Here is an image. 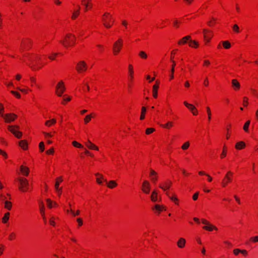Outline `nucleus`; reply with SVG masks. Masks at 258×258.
<instances>
[{
	"label": "nucleus",
	"mask_w": 258,
	"mask_h": 258,
	"mask_svg": "<svg viewBox=\"0 0 258 258\" xmlns=\"http://www.w3.org/2000/svg\"><path fill=\"white\" fill-rule=\"evenodd\" d=\"M22 60L28 63L33 71H38L47 63V56L26 53L24 54Z\"/></svg>",
	"instance_id": "obj_1"
},
{
	"label": "nucleus",
	"mask_w": 258,
	"mask_h": 258,
	"mask_svg": "<svg viewBox=\"0 0 258 258\" xmlns=\"http://www.w3.org/2000/svg\"><path fill=\"white\" fill-rule=\"evenodd\" d=\"M18 182V187L20 191L23 192H29L32 190L27 179L24 177L19 176L15 179Z\"/></svg>",
	"instance_id": "obj_2"
},
{
	"label": "nucleus",
	"mask_w": 258,
	"mask_h": 258,
	"mask_svg": "<svg viewBox=\"0 0 258 258\" xmlns=\"http://www.w3.org/2000/svg\"><path fill=\"white\" fill-rule=\"evenodd\" d=\"M124 40L121 37H119L112 44V52L114 56L119 55L123 48Z\"/></svg>",
	"instance_id": "obj_3"
},
{
	"label": "nucleus",
	"mask_w": 258,
	"mask_h": 258,
	"mask_svg": "<svg viewBox=\"0 0 258 258\" xmlns=\"http://www.w3.org/2000/svg\"><path fill=\"white\" fill-rule=\"evenodd\" d=\"M76 39V37L74 34L68 33L59 41V43L65 47H71L75 44Z\"/></svg>",
	"instance_id": "obj_4"
},
{
	"label": "nucleus",
	"mask_w": 258,
	"mask_h": 258,
	"mask_svg": "<svg viewBox=\"0 0 258 258\" xmlns=\"http://www.w3.org/2000/svg\"><path fill=\"white\" fill-rule=\"evenodd\" d=\"M103 25L107 29L110 28L113 25L114 19L109 13H105L102 17Z\"/></svg>",
	"instance_id": "obj_5"
},
{
	"label": "nucleus",
	"mask_w": 258,
	"mask_h": 258,
	"mask_svg": "<svg viewBox=\"0 0 258 258\" xmlns=\"http://www.w3.org/2000/svg\"><path fill=\"white\" fill-rule=\"evenodd\" d=\"M203 40L205 45L210 43L214 36V32L212 30L204 28L203 29Z\"/></svg>",
	"instance_id": "obj_6"
},
{
	"label": "nucleus",
	"mask_w": 258,
	"mask_h": 258,
	"mask_svg": "<svg viewBox=\"0 0 258 258\" xmlns=\"http://www.w3.org/2000/svg\"><path fill=\"white\" fill-rule=\"evenodd\" d=\"M8 130L11 132L14 136L18 138L21 139L22 137V132L19 131L20 126L17 125H9L7 126Z\"/></svg>",
	"instance_id": "obj_7"
},
{
	"label": "nucleus",
	"mask_w": 258,
	"mask_h": 258,
	"mask_svg": "<svg viewBox=\"0 0 258 258\" xmlns=\"http://www.w3.org/2000/svg\"><path fill=\"white\" fill-rule=\"evenodd\" d=\"M233 174V173L231 171L227 172L221 181V186L223 187H226L229 183L232 182Z\"/></svg>",
	"instance_id": "obj_8"
},
{
	"label": "nucleus",
	"mask_w": 258,
	"mask_h": 258,
	"mask_svg": "<svg viewBox=\"0 0 258 258\" xmlns=\"http://www.w3.org/2000/svg\"><path fill=\"white\" fill-rule=\"evenodd\" d=\"M33 42L30 38H24L22 40L20 49L22 50H28L32 46Z\"/></svg>",
	"instance_id": "obj_9"
},
{
	"label": "nucleus",
	"mask_w": 258,
	"mask_h": 258,
	"mask_svg": "<svg viewBox=\"0 0 258 258\" xmlns=\"http://www.w3.org/2000/svg\"><path fill=\"white\" fill-rule=\"evenodd\" d=\"M6 123H9L14 121L18 117L17 114L14 113H4L2 117Z\"/></svg>",
	"instance_id": "obj_10"
},
{
	"label": "nucleus",
	"mask_w": 258,
	"mask_h": 258,
	"mask_svg": "<svg viewBox=\"0 0 258 258\" xmlns=\"http://www.w3.org/2000/svg\"><path fill=\"white\" fill-rule=\"evenodd\" d=\"M88 66L84 60L79 61L76 64V70L78 73H83L86 71Z\"/></svg>",
	"instance_id": "obj_11"
},
{
	"label": "nucleus",
	"mask_w": 258,
	"mask_h": 258,
	"mask_svg": "<svg viewBox=\"0 0 258 258\" xmlns=\"http://www.w3.org/2000/svg\"><path fill=\"white\" fill-rule=\"evenodd\" d=\"M66 90L64 82L61 80L56 85L55 93L58 96H61Z\"/></svg>",
	"instance_id": "obj_12"
},
{
	"label": "nucleus",
	"mask_w": 258,
	"mask_h": 258,
	"mask_svg": "<svg viewBox=\"0 0 258 258\" xmlns=\"http://www.w3.org/2000/svg\"><path fill=\"white\" fill-rule=\"evenodd\" d=\"M172 185V182L170 179H166L159 184V187L164 191H166L170 188Z\"/></svg>",
	"instance_id": "obj_13"
},
{
	"label": "nucleus",
	"mask_w": 258,
	"mask_h": 258,
	"mask_svg": "<svg viewBox=\"0 0 258 258\" xmlns=\"http://www.w3.org/2000/svg\"><path fill=\"white\" fill-rule=\"evenodd\" d=\"M141 189L145 194H149L150 192L151 185L149 181L145 180L142 184Z\"/></svg>",
	"instance_id": "obj_14"
},
{
	"label": "nucleus",
	"mask_w": 258,
	"mask_h": 258,
	"mask_svg": "<svg viewBox=\"0 0 258 258\" xmlns=\"http://www.w3.org/2000/svg\"><path fill=\"white\" fill-rule=\"evenodd\" d=\"M183 104L194 115H197L198 114V110L193 104H190L186 101H184Z\"/></svg>",
	"instance_id": "obj_15"
},
{
	"label": "nucleus",
	"mask_w": 258,
	"mask_h": 258,
	"mask_svg": "<svg viewBox=\"0 0 258 258\" xmlns=\"http://www.w3.org/2000/svg\"><path fill=\"white\" fill-rule=\"evenodd\" d=\"M152 210L154 212L155 214L157 215H159L163 211H165V207L163 205L156 204L152 208Z\"/></svg>",
	"instance_id": "obj_16"
},
{
	"label": "nucleus",
	"mask_w": 258,
	"mask_h": 258,
	"mask_svg": "<svg viewBox=\"0 0 258 258\" xmlns=\"http://www.w3.org/2000/svg\"><path fill=\"white\" fill-rule=\"evenodd\" d=\"M159 85L160 81L159 80H157L152 88L153 96L154 98H157L158 97V90L159 88Z\"/></svg>",
	"instance_id": "obj_17"
},
{
	"label": "nucleus",
	"mask_w": 258,
	"mask_h": 258,
	"mask_svg": "<svg viewBox=\"0 0 258 258\" xmlns=\"http://www.w3.org/2000/svg\"><path fill=\"white\" fill-rule=\"evenodd\" d=\"M128 80L131 82L134 80V70L132 64L128 66Z\"/></svg>",
	"instance_id": "obj_18"
},
{
	"label": "nucleus",
	"mask_w": 258,
	"mask_h": 258,
	"mask_svg": "<svg viewBox=\"0 0 258 258\" xmlns=\"http://www.w3.org/2000/svg\"><path fill=\"white\" fill-rule=\"evenodd\" d=\"M191 36L190 35H186L181 39H179L177 42V44L179 46L184 45L187 43L188 44L189 40H190Z\"/></svg>",
	"instance_id": "obj_19"
},
{
	"label": "nucleus",
	"mask_w": 258,
	"mask_h": 258,
	"mask_svg": "<svg viewBox=\"0 0 258 258\" xmlns=\"http://www.w3.org/2000/svg\"><path fill=\"white\" fill-rule=\"evenodd\" d=\"M169 23V20L168 19H161L157 24V27L160 29H162L165 27Z\"/></svg>",
	"instance_id": "obj_20"
},
{
	"label": "nucleus",
	"mask_w": 258,
	"mask_h": 258,
	"mask_svg": "<svg viewBox=\"0 0 258 258\" xmlns=\"http://www.w3.org/2000/svg\"><path fill=\"white\" fill-rule=\"evenodd\" d=\"M149 176L153 183H156L158 179V174L154 170L152 169L150 170Z\"/></svg>",
	"instance_id": "obj_21"
},
{
	"label": "nucleus",
	"mask_w": 258,
	"mask_h": 258,
	"mask_svg": "<svg viewBox=\"0 0 258 258\" xmlns=\"http://www.w3.org/2000/svg\"><path fill=\"white\" fill-rule=\"evenodd\" d=\"M63 181L62 176H60L56 178L55 188L57 191H60V194L62 192V188L59 187V184Z\"/></svg>",
	"instance_id": "obj_22"
},
{
	"label": "nucleus",
	"mask_w": 258,
	"mask_h": 258,
	"mask_svg": "<svg viewBox=\"0 0 258 258\" xmlns=\"http://www.w3.org/2000/svg\"><path fill=\"white\" fill-rule=\"evenodd\" d=\"M95 176L96 177V182L99 184H102L103 181L107 182V180L104 179L103 175L99 173H97L95 174Z\"/></svg>",
	"instance_id": "obj_23"
},
{
	"label": "nucleus",
	"mask_w": 258,
	"mask_h": 258,
	"mask_svg": "<svg viewBox=\"0 0 258 258\" xmlns=\"http://www.w3.org/2000/svg\"><path fill=\"white\" fill-rule=\"evenodd\" d=\"M20 170L21 172V173L25 176H28L29 174V169L28 167L24 166V165H21L20 168Z\"/></svg>",
	"instance_id": "obj_24"
},
{
	"label": "nucleus",
	"mask_w": 258,
	"mask_h": 258,
	"mask_svg": "<svg viewBox=\"0 0 258 258\" xmlns=\"http://www.w3.org/2000/svg\"><path fill=\"white\" fill-rule=\"evenodd\" d=\"M232 87L234 90L237 91L240 88V84L237 79H232L231 81Z\"/></svg>",
	"instance_id": "obj_25"
},
{
	"label": "nucleus",
	"mask_w": 258,
	"mask_h": 258,
	"mask_svg": "<svg viewBox=\"0 0 258 258\" xmlns=\"http://www.w3.org/2000/svg\"><path fill=\"white\" fill-rule=\"evenodd\" d=\"M166 194L175 205H179V200L176 195L170 196L168 192H166Z\"/></svg>",
	"instance_id": "obj_26"
},
{
	"label": "nucleus",
	"mask_w": 258,
	"mask_h": 258,
	"mask_svg": "<svg viewBox=\"0 0 258 258\" xmlns=\"http://www.w3.org/2000/svg\"><path fill=\"white\" fill-rule=\"evenodd\" d=\"M86 146L90 150L96 151L99 150V148L96 145H95L94 143H92L90 141H88L86 143Z\"/></svg>",
	"instance_id": "obj_27"
},
{
	"label": "nucleus",
	"mask_w": 258,
	"mask_h": 258,
	"mask_svg": "<svg viewBox=\"0 0 258 258\" xmlns=\"http://www.w3.org/2000/svg\"><path fill=\"white\" fill-rule=\"evenodd\" d=\"M186 240L185 238L181 237L177 241V245L180 248H183L185 247Z\"/></svg>",
	"instance_id": "obj_28"
},
{
	"label": "nucleus",
	"mask_w": 258,
	"mask_h": 258,
	"mask_svg": "<svg viewBox=\"0 0 258 258\" xmlns=\"http://www.w3.org/2000/svg\"><path fill=\"white\" fill-rule=\"evenodd\" d=\"M19 145L24 150H27L28 148V142L26 140H21L19 143Z\"/></svg>",
	"instance_id": "obj_29"
},
{
	"label": "nucleus",
	"mask_w": 258,
	"mask_h": 258,
	"mask_svg": "<svg viewBox=\"0 0 258 258\" xmlns=\"http://www.w3.org/2000/svg\"><path fill=\"white\" fill-rule=\"evenodd\" d=\"M203 229L208 231H212L214 230H218L217 228L215 226L211 224L210 223H209V224L207 225L204 226L203 227Z\"/></svg>",
	"instance_id": "obj_30"
},
{
	"label": "nucleus",
	"mask_w": 258,
	"mask_h": 258,
	"mask_svg": "<svg viewBox=\"0 0 258 258\" xmlns=\"http://www.w3.org/2000/svg\"><path fill=\"white\" fill-rule=\"evenodd\" d=\"M106 182L107 183V186L110 189L114 188L118 185L116 181L114 180H110L108 182L107 181Z\"/></svg>",
	"instance_id": "obj_31"
},
{
	"label": "nucleus",
	"mask_w": 258,
	"mask_h": 258,
	"mask_svg": "<svg viewBox=\"0 0 258 258\" xmlns=\"http://www.w3.org/2000/svg\"><path fill=\"white\" fill-rule=\"evenodd\" d=\"M188 45L190 47L194 48H197L199 46V44L198 41H197L195 40H192L191 38L190 40H189Z\"/></svg>",
	"instance_id": "obj_32"
},
{
	"label": "nucleus",
	"mask_w": 258,
	"mask_h": 258,
	"mask_svg": "<svg viewBox=\"0 0 258 258\" xmlns=\"http://www.w3.org/2000/svg\"><path fill=\"white\" fill-rule=\"evenodd\" d=\"M235 147L237 150H242L245 147V144L243 141H240L236 143Z\"/></svg>",
	"instance_id": "obj_33"
},
{
	"label": "nucleus",
	"mask_w": 258,
	"mask_h": 258,
	"mask_svg": "<svg viewBox=\"0 0 258 258\" xmlns=\"http://www.w3.org/2000/svg\"><path fill=\"white\" fill-rule=\"evenodd\" d=\"M31 85L32 87L35 86L37 88L40 89V87L36 82V79L34 77H31L30 78Z\"/></svg>",
	"instance_id": "obj_34"
},
{
	"label": "nucleus",
	"mask_w": 258,
	"mask_h": 258,
	"mask_svg": "<svg viewBox=\"0 0 258 258\" xmlns=\"http://www.w3.org/2000/svg\"><path fill=\"white\" fill-rule=\"evenodd\" d=\"M80 8L79 7L76 10L74 11L71 17L72 20H76L78 18L80 15Z\"/></svg>",
	"instance_id": "obj_35"
},
{
	"label": "nucleus",
	"mask_w": 258,
	"mask_h": 258,
	"mask_svg": "<svg viewBox=\"0 0 258 258\" xmlns=\"http://www.w3.org/2000/svg\"><path fill=\"white\" fill-rule=\"evenodd\" d=\"M95 117V113H92L90 114L87 115L84 118V121L85 124H87L90 121L92 118Z\"/></svg>",
	"instance_id": "obj_36"
},
{
	"label": "nucleus",
	"mask_w": 258,
	"mask_h": 258,
	"mask_svg": "<svg viewBox=\"0 0 258 258\" xmlns=\"http://www.w3.org/2000/svg\"><path fill=\"white\" fill-rule=\"evenodd\" d=\"M216 22L217 19L214 17H212L210 20L207 22V24L208 26L213 27L216 25Z\"/></svg>",
	"instance_id": "obj_37"
},
{
	"label": "nucleus",
	"mask_w": 258,
	"mask_h": 258,
	"mask_svg": "<svg viewBox=\"0 0 258 258\" xmlns=\"http://www.w3.org/2000/svg\"><path fill=\"white\" fill-rule=\"evenodd\" d=\"M40 213L43 219H45V206L43 202L39 204Z\"/></svg>",
	"instance_id": "obj_38"
},
{
	"label": "nucleus",
	"mask_w": 258,
	"mask_h": 258,
	"mask_svg": "<svg viewBox=\"0 0 258 258\" xmlns=\"http://www.w3.org/2000/svg\"><path fill=\"white\" fill-rule=\"evenodd\" d=\"M56 123V120L55 118H52L50 120H47L45 122V125L46 126L50 127L54 125Z\"/></svg>",
	"instance_id": "obj_39"
},
{
	"label": "nucleus",
	"mask_w": 258,
	"mask_h": 258,
	"mask_svg": "<svg viewBox=\"0 0 258 258\" xmlns=\"http://www.w3.org/2000/svg\"><path fill=\"white\" fill-rule=\"evenodd\" d=\"M10 216V213L8 212L6 213L3 217L2 218V221L4 224H6L8 222Z\"/></svg>",
	"instance_id": "obj_40"
},
{
	"label": "nucleus",
	"mask_w": 258,
	"mask_h": 258,
	"mask_svg": "<svg viewBox=\"0 0 258 258\" xmlns=\"http://www.w3.org/2000/svg\"><path fill=\"white\" fill-rule=\"evenodd\" d=\"M13 204L11 201L6 200L4 202V208L7 210L10 211L12 209Z\"/></svg>",
	"instance_id": "obj_41"
},
{
	"label": "nucleus",
	"mask_w": 258,
	"mask_h": 258,
	"mask_svg": "<svg viewBox=\"0 0 258 258\" xmlns=\"http://www.w3.org/2000/svg\"><path fill=\"white\" fill-rule=\"evenodd\" d=\"M46 205L49 208H52L57 205L55 202L52 201L50 199L46 200Z\"/></svg>",
	"instance_id": "obj_42"
},
{
	"label": "nucleus",
	"mask_w": 258,
	"mask_h": 258,
	"mask_svg": "<svg viewBox=\"0 0 258 258\" xmlns=\"http://www.w3.org/2000/svg\"><path fill=\"white\" fill-rule=\"evenodd\" d=\"M227 147L225 145H224L223 147L222 152L220 155L221 159L224 158L227 155Z\"/></svg>",
	"instance_id": "obj_43"
},
{
	"label": "nucleus",
	"mask_w": 258,
	"mask_h": 258,
	"mask_svg": "<svg viewBox=\"0 0 258 258\" xmlns=\"http://www.w3.org/2000/svg\"><path fill=\"white\" fill-rule=\"evenodd\" d=\"M221 43H222L223 47L225 49H228L230 48L231 47L230 42L228 40L221 41Z\"/></svg>",
	"instance_id": "obj_44"
},
{
	"label": "nucleus",
	"mask_w": 258,
	"mask_h": 258,
	"mask_svg": "<svg viewBox=\"0 0 258 258\" xmlns=\"http://www.w3.org/2000/svg\"><path fill=\"white\" fill-rule=\"evenodd\" d=\"M157 198H158V194L155 190H154L152 192V194L151 196V200L152 202H155L157 201Z\"/></svg>",
	"instance_id": "obj_45"
},
{
	"label": "nucleus",
	"mask_w": 258,
	"mask_h": 258,
	"mask_svg": "<svg viewBox=\"0 0 258 258\" xmlns=\"http://www.w3.org/2000/svg\"><path fill=\"white\" fill-rule=\"evenodd\" d=\"M250 123V120H247L245 122V123L244 124V125L243 126V130L246 133L249 132V126Z\"/></svg>",
	"instance_id": "obj_46"
},
{
	"label": "nucleus",
	"mask_w": 258,
	"mask_h": 258,
	"mask_svg": "<svg viewBox=\"0 0 258 258\" xmlns=\"http://www.w3.org/2000/svg\"><path fill=\"white\" fill-rule=\"evenodd\" d=\"M146 107L145 106H143L141 108V113L140 115V119L143 120L145 118V114L146 113Z\"/></svg>",
	"instance_id": "obj_47"
},
{
	"label": "nucleus",
	"mask_w": 258,
	"mask_h": 258,
	"mask_svg": "<svg viewBox=\"0 0 258 258\" xmlns=\"http://www.w3.org/2000/svg\"><path fill=\"white\" fill-rule=\"evenodd\" d=\"M55 133V132H50V133H47V132H43V134L44 136V138L46 139L53 137Z\"/></svg>",
	"instance_id": "obj_48"
},
{
	"label": "nucleus",
	"mask_w": 258,
	"mask_h": 258,
	"mask_svg": "<svg viewBox=\"0 0 258 258\" xmlns=\"http://www.w3.org/2000/svg\"><path fill=\"white\" fill-rule=\"evenodd\" d=\"M161 126L165 128L170 129L173 126L172 121H168L166 123L161 125Z\"/></svg>",
	"instance_id": "obj_49"
},
{
	"label": "nucleus",
	"mask_w": 258,
	"mask_h": 258,
	"mask_svg": "<svg viewBox=\"0 0 258 258\" xmlns=\"http://www.w3.org/2000/svg\"><path fill=\"white\" fill-rule=\"evenodd\" d=\"M206 111L208 114V120L210 122L212 118V113L211 110L209 106L206 107Z\"/></svg>",
	"instance_id": "obj_50"
},
{
	"label": "nucleus",
	"mask_w": 258,
	"mask_h": 258,
	"mask_svg": "<svg viewBox=\"0 0 258 258\" xmlns=\"http://www.w3.org/2000/svg\"><path fill=\"white\" fill-rule=\"evenodd\" d=\"M225 247L227 248L230 249L233 247V244L229 241L225 240L223 242Z\"/></svg>",
	"instance_id": "obj_51"
},
{
	"label": "nucleus",
	"mask_w": 258,
	"mask_h": 258,
	"mask_svg": "<svg viewBox=\"0 0 258 258\" xmlns=\"http://www.w3.org/2000/svg\"><path fill=\"white\" fill-rule=\"evenodd\" d=\"M70 213L72 214L73 216L76 217L80 214V211L79 210H77L76 212L72 209V208L70 209Z\"/></svg>",
	"instance_id": "obj_52"
},
{
	"label": "nucleus",
	"mask_w": 258,
	"mask_h": 258,
	"mask_svg": "<svg viewBox=\"0 0 258 258\" xmlns=\"http://www.w3.org/2000/svg\"><path fill=\"white\" fill-rule=\"evenodd\" d=\"M139 55L143 59H146L148 57L147 53L144 51H141L139 53Z\"/></svg>",
	"instance_id": "obj_53"
},
{
	"label": "nucleus",
	"mask_w": 258,
	"mask_h": 258,
	"mask_svg": "<svg viewBox=\"0 0 258 258\" xmlns=\"http://www.w3.org/2000/svg\"><path fill=\"white\" fill-rule=\"evenodd\" d=\"M190 146V143L188 141L185 142L181 146V149L183 150H187Z\"/></svg>",
	"instance_id": "obj_54"
},
{
	"label": "nucleus",
	"mask_w": 258,
	"mask_h": 258,
	"mask_svg": "<svg viewBox=\"0 0 258 258\" xmlns=\"http://www.w3.org/2000/svg\"><path fill=\"white\" fill-rule=\"evenodd\" d=\"M72 145L75 147H76V148H82L83 147V145L79 143V142H77L76 141H73Z\"/></svg>",
	"instance_id": "obj_55"
},
{
	"label": "nucleus",
	"mask_w": 258,
	"mask_h": 258,
	"mask_svg": "<svg viewBox=\"0 0 258 258\" xmlns=\"http://www.w3.org/2000/svg\"><path fill=\"white\" fill-rule=\"evenodd\" d=\"M58 53H52L47 57V59L49 58L51 61L54 60L55 59Z\"/></svg>",
	"instance_id": "obj_56"
},
{
	"label": "nucleus",
	"mask_w": 258,
	"mask_h": 258,
	"mask_svg": "<svg viewBox=\"0 0 258 258\" xmlns=\"http://www.w3.org/2000/svg\"><path fill=\"white\" fill-rule=\"evenodd\" d=\"M5 107L3 103L0 102V117H2L4 114Z\"/></svg>",
	"instance_id": "obj_57"
},
{
	"label": "nucleus",
	"mask_w": 258,
	"mask_h": 258,
	"mask_svg": "<svg viewBox=\"0 0 258 258\" xmlns=\"http://www.w3.org/2000/svg\"><path fill=\"white\" fill-rule=\"evenodd\" d=\"M96 47L100 52H103L104 51V46L102 44H98L96 45Z\"/></svg>",
	"instance_id": "obj_58"
},
{
	"label": "nucleus",
	"mask_w": 258,
	"mask_h": 258,
	"mask_svg": "<svg viewBox=\"0 0 258 258\" xmlns=\"http://www.w3.org/2000/svg\"><path fill=\"white\" fill-rule=\"evenodd\" d=\"M16 237V234L15 232H11L9 234L8 239L9 240L12 241V240L15 239Z\"/></svg>",
	"instance_id": "obj_59"
},
{
	"label": "nucleus",
	"mask_w": 258,
	"mask_h": 258,
	"mask_svg": "<svg viewBox=\"0 0 258 258\" xmlns=\"http://www.w3.org/2000/svg\"><path fill=\"white\" fill-rule=\"evenodd\" d=\"M181 24V22L178 20H175L173 22V26L174 27L176 28H178L179 27L180 24Z\"/></svg>",
	"instance_id": "obj_60"
},
{
	"label": "nucleus",
	"mask_w": 258,
	"mask_h": 258,
	"mask_svg": "<svg viewBox=\"0 0 258 258\" xmlns=\"http://www.w3.org/2000/svg\"><path fill=\"white\" fill-rule=\"evenodd\" d=\"M155 131V129L154 128L149 127V128H147L146 130L145 133H146V134H147V135H150V134L153 133Z\"/></svg>",
	"instance_id": "obj_61"
},
{
	"label": "nucleus",
	"mask_w": 258,
	"mask_h": 258,
	"mask_svg": "<svg viewBox=\"0 0 258 258\" xmlns=\"http://www.w3.org/2000/svg\"><path fill=\"white\" fill-rule=\"evenodd\" d=\"M11 93L14 95L17 98L20 99L21 98V94L19 92L16 91H11Z\"/></svg>",
	"instance_id": "obj_62"
},
{
	"label": "nucleus",
	"mask_w": 258,
	"mask_h": 258,
	"mask_svg": "<svg viewBox=\"0 0 258 258\" xmlns=\"http://www.w3.org/2000/svg\"><path fill=\"white\" fill-rule=\"evenodd\" d=\"M39 148L40 152H43L45 149L44 143L43 142H41L39 144Z\"/></svg>",
	"instance_id": "obj_63"
},
{
	"label": "nucleus",
	"mask_w": 258,
	"mask_h": 258,
	"mask_svg": "<svg viewBox=\"0 0 258 258\" xmlns=\"http://www.w3.org/2000/svg\"><path fill=\"white\" fill-rule=\"evenodd\" d=\"M249 241L251 242H258V235L251 237L249 238Z\"/></svg>",
	"instance_id": "obj_64"
}]
</instances>
